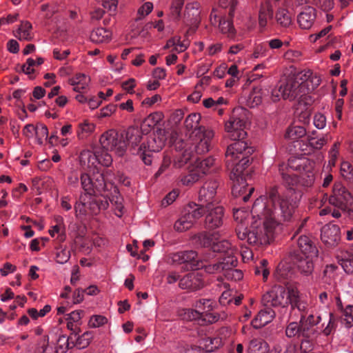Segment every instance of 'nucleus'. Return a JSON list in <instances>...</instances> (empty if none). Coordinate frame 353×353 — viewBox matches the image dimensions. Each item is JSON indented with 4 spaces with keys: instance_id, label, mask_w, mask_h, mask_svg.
<instances>
[{
    "instance_id": "f257e3e1",
    "label": "nucleus",
    "mask_w": 353,
    "mask_h": 353,
    "mask_svg": "<svg viewBox=\"0 0 353 353\" xmlns=\"http://www.w3.org/2000/svg\"><path fill=\"white\" fill-rule=\"evenodd\" d=\"M297 207L296 201L283 193L280 186L267 187L265 195L256 199L251 210L253 218L257 217L261 226H254L248 233L241 231V226L237 229L239 239L256 246L268 244L274 229L291 222Z\"/></svg>"
},
{
    "instance_id": "f03ea898",
    "label": "nucleus",
    "mask_w": 353,
    "mask_h": 353,
    "mask_svg": "<svg viewBox=\"0 0 353 353\" xmlns=\"http://www.w3.org/2000/svg\"><path fill=\"white\" fill-rule=\"evenodd\" d=\"M253 152L244 143H237L227 148L225 152V165L231 171L230 179L234 181L232 193L235 197L242 196L244 202L250 199L254 190L253 187L248 186L245 178L249 173L245 170L250 161L249 157Z\"/></svg>"
},
{
    "instance_id": "7ed1b4c3",
    "label": "nucleus",
    "mask_w": 353,
    "mask_h": 353,
    "mask_svg": "<svg viewBox=\"0 0 353 353\" xmlns=\"http://www.w3.org/2000/svg\"><path fill=\"white\" fill-rule=\"evenodd\" d=\"M206 214L204 225L206 229L214 230L223 225L224 211L221 206L212 205L208 208L190 203L184 207L181 216L175 222L174 229L183 232L190 229L194 222Z\"/></svg>"
},
{
    "instance_id": "20e7f679",
    "label": "nucleus",
    "mask_w": 353,
    "mask_h": 353,
    "mask_svg": "<svg viewBox=\"0 0 353 353\" xmlns=\"http://www.w3.org/2000/svg\"><path fill=\"white\" fill-rule=\"evenodd\" d=\"M114 174L112 170L105 169L103 172L97 168L91 174H82L81 182L82 188L88 194L106 192V196L112 202L114 197L118 199V188L114 185Z\"/></svg>"
},
{
    "instance_id": "39448f33",
    "label": "nucleus",
    "mask_w": 353,
    "mask_h": 353,
    "mask_svg": "<svg viewBox=\"0 0 353 353\" xmlns=\"http://www.w3.org/2000/svg\"><path fill=\"white\" fill-rule=\"evenodd\" d=\"M200 120L201 115L198 113H192L185 118L184 126L188 132L192 131L190 134L192 143L184 144L191 145L190 147H193L196 154H205L213 145L214 132L209 128L200 125Z\"/></svg>"
},
{
    "instance_id": "423d86ee",
    "label": "nucleus",
    "mask_w": 353,
    "mask_h": 353,
    "mask_svg": "<svg viewBox=\"0 0 353 353\" xmlns=\"http://www.w3.org/2000/svg\"><path fill=\"white\" fill-rule=\"evenodd\" d=\"M101 148L96 149L97 163L103 166L108 167L112 163V156L108 150L114 151L115 153L122 157L125 153L126 143L121 134H119L114 130H110L104 132L99 139Z\"/></svg>"
},
{
    "instance_id": "0eeeda50",
    "label": "nucleus",
    "mask_w": 353,
    "mask_h": 353,
    "mask_svg": "<svg viewBox=\"0 0 353 353\" xmlns=\"http://www.w3.org/2000/svg\"><path fill=\"white\" fill-rule=\"evenodd\" d=\"M176 150L180 152L175 156L174 165L175 168H181L188 161L194 162L196 166V171L200 173L202 176L203 174L212 173L216 170L215 159L209 157L203 160H201L196 155H202L203 154H196L193 147L187 148V144H184L183 141H180L176 143Z\"/></svg>"
},
{
    "instance_id": "6e6552de",
    "label": "nucleus",
    "mask_w": 353,
    "mask_h": 353,
    "mask_svg": "<svg viewBox=\"0 0 353 353\" xmlns=\"http://www.w3.org/2000/svg\"><path fill=\"white\" fill-rule=\"evenodd\" d=\"M165 140L164 132L161 129H158L155 132L144 137L143 141L137 148V154L145 165H151L153 153L159 152L162 150Z\"/></svg>"
},
{
    "instance_id": "1a4fd4ad",
    "label": "nucleus",
    "mask_w": 353,
    "mask_h": 353,
    "mask_svg": "<svg viewBox=\"0 0 353 353\" xmlns=\"http://www.w3.org/2000/svg\"><path fill=\"white\" fill-rule=\"evenodd\" d=\"M246 125L245 110L243 109H236L234 110L230 119L225 123V128L228 133L229 137L235 141L233 143L228 145V148L237 143H243L247 148H253L248 145L244 139L247 137V132L245 131Z\"/></svg>"
},
{
    "instance_id": "9d476101",
    "label": "nucleus",
    "mask_w": 353,
    "mask_h": 353,
    "mask_svg": "<svg viewBox=\"0 0 353 353\" xmlns=\"http://www.w3.org/2000/svg\"><path fill=\"white\" fill-rule=\"evenodd\" d=\"M194 243L203 248H209L213 252L223 254V257L235 256V250L226 240L219 241L217 234L203 232L192 237Z\"/></svg>"
},
{
    "instance_id": "9b49d317",
    "label": "nucleus",
    "mask_w": 353,
    "mask_h": 353,
    "mask_svg": "<svg viewBox=\"0 0 353 353\" xmlns=\"http://www.w3.org/2000/svg\"><path fill=\"white\" fill-rule=\"evenodd\" d=\"M299 81L298 77H289L285 81H281L279 85L272 91V100L274 102L280 100L281 97L283 99L290 101L298 100L303 101L301 93H299Z\"/></svg>"
},
{
    "instance_id": "f8f14e48",
    "label": "nucleus",
    "mask_w": 353,
    "mask_h": 353,
    "mask_svg": "<svg viewBox=\"0 0 353 353\" xmlns=\"http://www.w3.org/2000/svg\"><path fill=\"white\" fill-rule=\"evenodd\" d=\"M173 264L180 265L186 270L203 268V258L194 250H184L173 253L170 255Z\"/></svg>"
},
{
    "instance_id": "ddd939ff",
    "label": "nucleus",
    "mask_w": 353,
    "mask_h": 353,
    "mask_svg": "<svg viewBox=\"0 0 353 353\" xmlns=\"http://www.w3.org/2000/svg\"><path fill=\"white\" fill-rule=\"evenodd\" d=\"M288 299V290L286 291L281 285H274L263 296L262 302L265 307H281L285 311Z\"/></svg>"
},
{
    "instance_id": "4468645a",
    "label": "nucleus",
    "mask_w": 353,
    "mask_h": 353,
    "mask_svg": "<svg viewBox=\"0 0 353 353\" xmlns=\"http://www.w3.org/2000/svg\"><path fill=\"white\" fill-rule=\"evenodd\" d=\"M316 256H317L301 255L296 249L292 250L289 252V257L290 258L291 262L296 267L299 272L305 276L312 275L314 271L313 259Z\"/></svg>"
},
{
    "instance_id": "2eb2a0df",
    "label": "nucleus",
    "mask_w": 353,
    "mask_h": 353,
    "mask_svg": "<svg viewBox=\"0 0 353 353\" xmlns=\"http://www.w3.org/2000/svg\"><path fill=\"white\" fill-rule=\"evenodd\" d=\"M353 197L350 192L341 183H335L332 194L329 196V203L341 210H345Z\"/></svg>"
},
{
    "instance_id": "dca6fc26",
    "label": "nucleus",
    "mask_w": 353,
    "mask_h": 353,
    "mask_svg": "<svg viewBox=\"0 0 353 353\" xmlns=\"http://www.w3.org/2000/svg\"><path fill=\"white\" fill-rule=\"evenodd\" d=\"M219 187V183L216 179H209L206 181L199 191V201L201 203L198 205L210 208L215 205V196L216 190Z\"/></svg>"
},
{
    "instance_id": "f3484780",
    "label": "nucleus",
    "mask_w": 353,
    "mask_h": 353,
    "mask_svg": "<svg viewBox=\"0 0 353 353\" xmlns=\"http://www.w3.org/2000/svg\"><path fill=\"white\" fill-rule=\"evenodd\" d=\"M299 161V159H289L286 166L281 165L279 168L283 183L292 190L294 189V186L297 183L298 179L294 174L291 172V170H301V165Z\"/></svg>"
},
{
    "instance_id": "a211bd4d",
    "label": "nucleus",
    "mask_w": 353,
    "mask_h": 353,
    "mask_svg": "<svg viewBox=\"0 0 353 353\" xmlns=\"http://www.w3.org/2000/svg\"><path fill=\"white\" fill-rule=\"evenodd\" d=\"M199 3L193 2L188 3L183 18L184 24L190 26L189 31L195 32L201 21Z\"/></svg>"
},
{
    "instance_id": "6ab92c4d",
    "label": "nucleus",
    "mask_w": 353,
    "mask_h": 353,
    "mask_svg": "<svg viewBox=\"0 0 353 353\" xmlns=\"http://www.w3.org/2000/svg\"><path fill=\"white\" fill-rule=\"evenodd\" d=\"M290 305L292 313L297 310L300 314H307L308 305L307 302L300 296L299 290L295 288H288V299L287 307Z\"/></svg>"
},
{
    "instance_id": "aec40b11",
    "label": "nucleus",
    "mask_w": 353,
    "mask_h": 353,
    "mask_svg": "<svg viewBox=\"0 0 353 353\" xmlns=\"http://www.w3.org/2000/svg\"><path fill=\"white\" fill-rule=\"evenodd\" d=\"M204 283L202 276L196 272H190L179 279V286L189 292H194L201 289Z\"/></svg>"
},
{
    "instance_id": "412c9836",
    "label": "nucleus",
    "mask_w": 353,
    "mask_h": 353,
    "mask_svg": "<svg viewBox=\"0 0 353 353\" xmlns=\"http://www.w3.org/2000/svg\"><path fill=\"white\" fill-rule=\"evenodd\" d=\"M123 136L125 141L126 146L129 145L131 147L132 153L137 154V148L136 147L140 145V143L143 141L144 137L141 130L137 127H130L125 132V134L121 133Z\"/></svg>"
},
{
    "instance_id": "4be33fe9",
    "label": "nucleus",
    "mask_w": 353,
    "mask_h": 353,
    "mask_svg": "<svg viewBox=\"0 0 353 353\" xmlns=\"http://www.w3.org/2000/svg\"><path fill=\"white\" fill-rule=\"evenodd\" d=\"M321 240L328 246L334 247L340 241V228L336 225H325L321 230Z\"/></svg>"
},
{
    "instance_id": "5701e85b",
    "label": "nucleus",
    "mask_w": 353,
    "mask_h": 353,
    "mask_svg": "<svg viewBox=\"0 0 353 353\" xmlns=\"http://www.w3.org/2000/svg\"><path fill=\"white\" fill-rule=\"evenodd\" d=\"M237 263L236 256L225 257V267L223 270V274L227 279L236 281L243 279V274L242 271L234 269L237 265Z\"/></svg>"
},
{
    "instance_id": "b1692460",
    "label": "nucleus",
    "mask_w": 353,
    "mask_h": 353,
    "mask_svg": "<svg viewBox=\"0 0 353 353\" xmlns=\"http://www.w3.org/2000/svg\"><path fill=\"white\" fill-rule=\"evenodd\" d=\"M316 10L313 7H305L297 17V21L302 29H310L316 19Z\"/></svg>"
},
{
    "instance_id": "393cba45",
    "label": "nucleus",
    "mask_w": 353,
    "mask_h": 353,
    "mask_svg": "<svg viewBox=\"0 0 353 353\" xmlns=\"http://www.w3.org/2000/svg\"><path fill=\"white\" fill-rule=\"evenodd\" d=\"M185 314L190 321H197L200 324L213 323L219 320V316L208 314H201L196 308L195 310H187Z\"/></svg>"
},
{
    "instance_id": "a878e982",
    "label": "nucleus",
    "mask_w": 353,
    "mask_h": 353,
    "mask_svg": "<svg viewBox=\"0 0 353 353\" xmlns=\"http://www.w3.org/2000/svg\"><path fill=\"white\" fill-rule=\"evenodd\" d=\"M299 251L301 255L317 256L318 250L312 241L307 236L301 235L297 240Z\"/></svg>"
},
{
    "instance_id": "bb28decb",
    "label": "nucleus",
    "mask_w": 353,
    "mask_h": 353,
    "mask_svg": "<svg viewBox=\"0 0 353 353\" xmlns=\"http://www.w3.org/2000/svg\"><path fill=\"white\" fill-rule=\"evenodd\" d=\"M275 312L270 307H265L263 310H261L256 316L252 321L254 327H260L265 326L271 322L275 316Z\"/></svg>"
},
{
    "instance_id": "cd10ccee",
    "label": "nucleus",
    "mask_w": 353,
    "mask_h": 353,
    "mask_svg": "<svg viewBox=\"0 0 353 353\" xmlns=\"http://www.w3.org/2000/svg\"><path fill=\"white\" fill-rule=\"evenodd\" d=\"M270 19L271 23L274 24L273 20V9L272 6L265 3L261 6L259 12V24L262 28H264L268 25V20Z\"/></svg>"
},
{
    "instance_id": "c85d7f7f",
    "label": "nucleus",
    "mask_w": 353,
    "mask_h": 353,
    "mask_svg": "<svg viewBox=\"0 0 353 353\" xmlns=\"http://www.w3.org/2000/svg\"><path fill=\"white\" fill-rule=\"evenodd\" d=\"M90 40L97 43H106L110 41L112 32L110 30L103 28H97L90 34Z\"/></svg>"
},
{
    "instance_id": "c756f323",
    "label": "nucleus",
    "mask_w": 353,
    "mask_h": 353,
    "mask_svg": "<svg viewBox=\"0 0 353 353\" xmlns=\"http://www.w3.org/2000/svg\"><path fill=\"white\" fill-rule=\"evenodd\" d=\"M280 28H288L292 23L289 11L285 8H279L275 14L274 23Z\"/></svg>"
},
{
    "instance_id": "7c9ffc66",
    "label": "nucleus",
    "mask_w": 353,
    "mask_h": 353,
    "mask_svg": "<svg viewBox=\"0 0 353 353\" xmlns=\"http://www.w3.org/2000/svg\"><path fill=\"white\" fill-rule=\"evenodd\" d=\"M79 161L84 168H96L97 157L96 150L92 152L90 150H83L79 155Z\"/></svg>"
},
{
    "instance_id": "2f4dec72",
    "label": "nucleus",
    "mask_w": 353,
    "mask_h": 353,
    "mask_svg": "<svg viewBox=\"0 0 353 353\" xmlns=\"http://www.w3.org/2000/svg\"><path fill=\"white\" fill-rule=\"evenodd\" d=\"M245 213L240 210H236L234 212V219L238 222V225H236V236H238V232H237V229L239 228H240L241 226L243 227V228H241V231H247V232H250V230H252V228L254 226H256V227H260L261 226V221H259V222L258 223V221L256 220L255 221V223H254L253 224H252V225L250 226V229H248L246 225H248L247 223H245ZM239 238V236H237Z\"/></svg>"
},
{
    "instance_id": "473e14b6",
    "label": "nucleus",
    "mask_w": 353,
    "mask_h": 353,
    "mask_svg": "<svg viewBox=\"0 0 353 353\" xmlns=\"http://www.w3.org/2000/svg\"><path fill=\"white\" fill-rule=\"evenodd\" d=\"M70 84L74 86V90L80 92L81 90H85L90 82V78L82 73L77 74L72 79L70 80Z\"/></svg>"
},
{
    "instance_id": "72a5a7b5",
    "label": "nucleus",
    "mask_w": 353,
    "mask_h": 353,
    "mask_svg": "<svg viewBox=\"0 0 353 353\" xmlns=\"http://www.w3.org/2000/svg\"><path fill=\"white\" fill-rule=\"evenodd\" d=\"M230 14V12L228 13ZM234 16V12L229 14V19L222 18L219 20V28L223 34H228V37L232 38L234 36L235 31L233 26L232 18Z\"/></svg>"
},
{
    "instance_id": "f704fd0d",
    "label": "nucleus",
    "mask_w": 353,
    "mask_h": 353,
    "mask_svg": "<svg viewBox=\"0 0 353 353\" xmlns=\"http://www.w3.org/2000/svg\"><path fill=\"white\" fill-rule=\"evenodd\" d=\"M307 134L306 130L303 126L295 125L289 127L285 134L286 139L296 141Z\"/></svg>"
},
{
    "instance_id": "c9c22d12",
    "label": "nucleus",
    "mask_w": 353,
    "mask_h": 353,
    "mask_svg": "<svg viewBox=\"0 0 353 353\" xmlns=\"http://www.w3.org/2000/svg\"><path fill=\"white\" fill-rule=\"evenodd\" d=\"M88 208L93 214H98L101 210H106L109 203L107 199L101 198H93L88 203Z\"/></svg>"
},
{
    "instance_id": "e433bc0d",
    "label": "nucleus",
    "mask_w": 353,
    "mask_h": 353,
    "mask_svg": "<svg viewBox=\"0 0 353 353\" xmlns=\"http://www.w3.org/2000/svg\"><path fill=\"white\" fill-rule=\"evenodd\" d=\"M94 124L87 120L79 123V129L77 132L78 138L79 139H85L94 130Z\"/></svg>"
},
{
    "instance_id": "4c0bfd02",
    "label": "nucleus",
    "mask_w": 353,
    "mask_h": 353,
    "mask_svg": "<svg viewBox=\"0 0 353 353\" xmlns=\"http://www.w3.org/2000/svg\"><path fill=\"white\" fill-rule=\"evenodd\" d=\"M301 336L304 339H314L317 331L314 326L310 325L300 319Z\"/></svg>"
},
{
    "instance_id": "58836bf2",
    "label": "nucleus",
    "mask_w": 353,
    "mask_h": 353,
    "mask_svg": "<svg viewBox=\"0 0 353 353\" xmlns=\"http://www.w3.org/2000/svg\"><path fill=\"white\" fill-rule=\"evenodd\" d=\"M214 301L211 299H199L194 304L195 308L201 313V314H214L211 312L213 308Z\"/></svg>"
},
{
    "instance_id": "ea45409f",
    "label": "nucleus",
    "mask_w": 353,
    "mask_h": 353,
    "mask_svg": "<svg viewBox=\"0 0 353 353\" xmlns=\"http://www.w3.org/2000/svg\"><path fill=\"white\" fill-rule=\"evenodd\" d=\"M202 175L196 172V170H193L188 173V174L181 175L179 178V182L185 186H192L196 182H197L201 178Z\"/></svg>"
},
{
    "instance_id": "a19ab883",
    "label": "nucleus",
    "mask_w": 353,
    "mask_h": 353,
    "mask_svg": "<svg viewBox=\"0 0 353 353\" xmlns=\"http://www.w3.org/2000/svg\"><path fill=\"white\" fill-rule=\"evenodd\" d=\"M32 29V25L28 21L23 22L19 28L15 37L20 40H30L32 37L30 35V30Z\"/></svg>"
},
{
    "instance_id": "79ce46f5",
    "label": "nucleus",
    "mask_w": 353,
    "mask_h": 353,
    "mask_svg": "<svg viewBox=\"0 0 353 353\" xmlns=\"http://www.w3.org/2000/svg\"><path fill=\"white\" fill-rule=\"evenodd\" d=\"M162 119V114L159 112H154L150 114L147 118H145L142 124L141 129L142 130H146L145 128H154L156 126Z\"/></svg>"
},
{
    "instance_id": "37998d69",
    "label": "nucleus",
    "mask_w": 353,
    "mask_h": 353,
    "mask_svg": "<svg viewBox=\"0 0 353 353\" xmlns=\"http://www.w3.org/2000/svg\"><path fill=\"white\" fill-rule=\"evenodd\" d=\"M342 177L350 183H353V165L348 161H343L340 169Z\"/></svg>"
},
{
    "instance_id": "c03bdc74",
    "label": "nucleus",
    "mask_w": 353,
    "mask_h": 353,
    "mask_svg": "<svg viewBox=\"0 0 353 353\" xmlns=\"http://www.w3.org/2000/svg\"><path fill=\"white\" fill-rule=\"evenodd\" d=\"M341 323L346 327H350L353 325V306L347 305L343 312L341 317Z\"/></svg>"
},
{
    "instance_id": "a18cd8bd",
    "label": "nucleus",
    "mask_w": 353,
    "mask_h": 353,
    "mask_svg": "<svg viewBox=\"0 0 353 353\" xmlns=\"http://www.w3.org/2000/svg\"><path fill=\"white\" fill-rule=\"evenodd\" d=\"M203 266L206 272L210 274H214L216 272H223L225 267V257L222 258V260L214 264L205 265L204 262L207 260L206 258H203Z\"/></svg>"
},
{
    "instance_id": "49530a36",
    "label": "nucleus",
    "mask_w": 353,
    "mask_h": 353,
    "mask_svg": "<svg viewBox=\"0 0 353 353\" xmlns=\"http://www.w3.org/2000/svg\"><path fill=\"white\" fill-rule=\"evenodd\" d=\"M337 267L334 265H327L325 266L323 270V282L327 283L329 285H332L334 277L336 276V270Z\"/></svg>"
},
{
    "instance_id": "de8ad7c7",
    "label": "nucleus",
    "mask_w": 353,
    "mask_h": 353,
    "mask_svg": "<svg viewBox=\"0 0 353 353\" xmlns=\"http://www.w3.org/2000/svg\"><path fill=\"white\" fill-rule=\"evenodd\" d=\"M299 81L300 84L299 93H301L303 101H305L308 97L307 94L314 89L310 88L312 87V82L308 81L305 78H303V77H300Z\"/></svg>"
},
{
    "instance_id": "09e8293b",
    "label": "nucleus",
    "mask_w": 353,
    "mask_h": 353,
    "mask_svg": "<svg viewBox=\"0 0 353 353\" xmlns=\"http://www.w3.org/2000/svg\"><path fill=\"white\" fill-rule=\"evenodd\" d=\"M299 81L300 84L299 93H301L303 101H305L308 97L307 94L314 89L310 88L312 87V82L308 81L305 78H303V77H300Z\"/></svg>"
},
{
    "instance_id": "8fccbe9b",
    "label": "nucleus",
    "mask_w": 353,
    "mask_h": 353,
    "mask_svg": "<svg viewBox=\"0 0 353 353\" xmlns=\"http://www.w3.org/2000/svg\"><path fill=\"white\" fill-rule=\"evenodd\" d=\"M289 274L290 267L285 264L280 263L277 266L274 275L276 280L280 282H283L288 277Z\"/></svg>"
},
{
    "instance_id": "3c124183",
    "label": "nucleus",
    "mask_w": 353,
    "mask_h": 353,
    "mask_svg": "<svg viewBox=\"0 0 353 353\" xmlns=\"http://www.w3.org/2000/svg\"><path fill=\"white\" fill-rule=\"evenodd\" d=\"M330 319L327 325L323 329V333L325 336L332 334L337 327V317L332 313L329 314Z\"/></svg>"
},
{
    "instance_id": "603ef678",
    "label": "nucleus",
    "mask_w": 353,
    "mask_h": 353,
    "mask_svg": "<svg viewBox=\"0 0 353 353\" xmlns=\"http://www.w3.org/2000/svg\"><path fill=\"white\" fill-rule=\"evenodd\" d=\"M285 334L289 338L297 336L301 338L300 322H291L288 324L285 330Z\"/></svg>"
},
{
    "instance_id": "864d4df0",
    "label": "nucleus",
    "mask_w": 353,
    "mask_h": 353,
    "mask_svg": "<svg viewBox=\"0 0 353 353\" xmlns=\"http://www.w3.org/2000/svg\"><path fill=\"white\" fill-rule=\"evenodd\" d=\"M267 348V343L263 340L260 339H254L250 343L249 350L251 353H256L264 349Z\"/></svg>"
},
{
    "instance_id": "5fc2aeb1",
    "label": "nucleus",
    "mask_w": 353,
    "mask_h": 353,
    "mask_svg": "<svg viewBox=\"0 0 353 353\" xmlns=\"http://www.w3.org/2000/svg\"><path fill=\"white\" fill-rule=\"evenodd\" d=\"M184 0H173L170 7V13L172 17L178 20L181 17V10L183 6Z\"/></svg>"
},
{
    "instance_id": "6e6d98bb",
    "label": "nucleus",
    "mask_w": 353,
    "mask_h": 353,
    "mask_svg": "<svg viewBox=\"0 0 353 353\" xmlns=\"http://www.w3.org/2000/svg\"><path fill=\"white\" fill-rule=\"evenodd\" d=\"M92 337L93 334L92 332H84L81 336H79L77 338V346H78L79 348L86 347L89 345Z\"/></svg>"
},
{
    "instance_id": "4d7b16f0",
    "label": "nucleus",
    "mask_w": 353,
    "mask_h": 353,
    "mask_svg": "<svg viewBox=\"0 0 353 353\" xmlns=\"http://www.w3.org/2000/svg\"><path fill=\"white\" fill-rule=\"evenodd\" d=\"M153 9V4L151 2H145L141 7H140L137 12L138 17L136 20H141L144 17L149 14Z\"/></svg>"
},
{
    "instance_id": "13d9d810",
    "label": "nucleus",
    "mask_w": 353,
    "mask_h": 353,
    "mask_svg": "<svg viewBox=\"0 0 353 353\" xmlns=\"http://www.w3.org/2000/svg\"><path fill=\"white\" fill-rule=\"evenodd\" d=\"M268 51V46L265 43H259L254 48L253 57L256 59L266 57Z\"/></svg>"
},
{
    "instance_id": "bf43d9fd",
    "label": "nucleus",
    "mask_w": 353,
    "mask_h": 353,
    "mask_svg": "<svg viewBox=\"0 0 353 353\" xmlns=\"http://www.w3.org/2000/svg\"><path fill=\"white\" fill-rule=\"evenodd\" d=\"M339 263L347 274H353V257L342 258Z\"/></svg>"
},
{
    "instance_id": "052dcab7",
    "label": "nucleus",
    "mask_w": 353,
    "mask_h": 353,
    "mask_svg": "<svg viewBox=\"0 0 353 353\" xmlns=\"http://www.w3.org/2000/svg\"><path fill=\"white\" fill-rule=\"evenodd\" d=\"M35 134L39 143H42L43 139H47L48 136V130L46 125L39 124L36 126Z\"/></svg>"
},
{
    "instance_id": "680f3d73",
    "label": "nucleus",
    "mask_w": 353,
    "mask_h": 353,
    "mask_svg": "<svg viewBox=\"0 0 353 353\" xmlns=\"http://www.w3.org/2000/svg\"><path fill=\"white\" fill-rule=\"evenodd\" d=\"M107 319L101 315H94L89 321V325L92 327H98L107 323Z\"/></svg>"
},
{
    "instance_id": "e2e57ef3",
    "label": "nucleus",
    "mask_w": 353,
    "mask_h": 353,
    "mask_svg": "<svg viewBox=\"0 0 353 353\" xmlns=\"http://www.w3.org/2000/svg\"><path fill=\"white\" fill-rule=\"evenodd\" d=\"M297 77H303L308 81L312 82V89H316L321 83V79L316 75H312L310 72H307L304 74H299Z\"/></svg>"
},
{
    "instance_id": "0e129e2a",
    "label": "nucleus",
    "mask_w": 353,
    "mask_h": 353,
    "mask_svg": "<svg viewBox=\"0 0 353 353\" xmlns=\"http://www.w3.org/2000/svg\"><path fill=\"white\" fill-rule=\"evenodd\" d=\"M70 258V251L66 249H61L56 254L57 262L64 264L69 261Z\"/></svg>"
},
{
    "instance_id": "69168bd1",
    "label": "nucleus",
    "mask_w": 353,
    "mask_h": 353,
    "mask_svg": "<svg viewBox=\"0 0 353 353\" xmlns=\"http://www.w3.org/2000/svg\"><path fill=\"white\" fill-rule=\"evenodd\" d=\"M103 7L110 12L115 13L117 8L118 0H101Z\"/></svg>"
},
{
    "instance_id": "338daca9",
    "label": "nucleus",
    "mask_w": 353,
    "mask_h": 353,
    "mask_svg": "<svg viewBox=\"0 0 353 353\" xmlns=\"http://www.w3.org/2000/svg\"><path fill=\"white\" fill-rule=\"evenodd\" d=\"M313 123L316 128L323 129L326 125V118L323 114L316 113L314 116Z\"/></svg>"
},
{
    "instance_id": "774afa93",
    "label": "nucleus",
    "mask_w": 353,
    "mask_h": 353,
    "mask_svg": "<svg viewBox=\"0 0 353 353\" xmlns=\"http://www.w3.org/2000/svg\"><path fill=\"white\" fill-rule=\"evenodd\" d=\"M316 5L319 7L322 10L328 12L334 7L333 0H316Z\"/></svg>"
}]
</instances>
